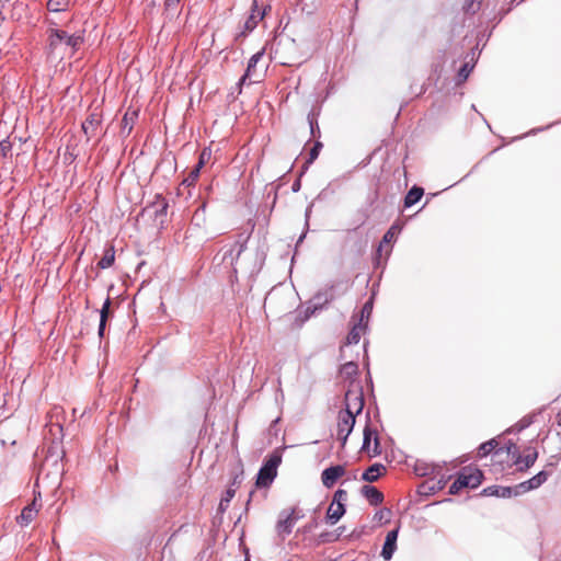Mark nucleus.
Here are the masks:
<instances>
[{
    "instance_id": "f257e3e1",
    "label": "nucleus",
    "mask_w": 561,
    "mask_h": 561,
    "mask_svg": "<svg viewBox=\"0 0 561 561\" xmlns=\"http://www.w3.org/2000/svg\"><path fill=\"white\" fill-rule=\"evenodd\" d=\"M82 44L80 35H69L57 28L48 31L47 59L51 64H59L66 58H71Z\"/></svg>"
},
{
    "instance_id": "f03ea898",
    "label": "nucleus",
    "mask_w": 561,
    "mask_h": 561,
    "mask_svg": "<svg viewBox=\"0 0 561 561\" xmlns=\"http://www.w3.org/2000/svg\"><path fill=\"white\" fill-rule=\"evenodd\" d=\"M260 267L261 262L257 253L243 248V245H239L233 267L234 271L244 274H253L257 272Z\"/></svg>"
},
{
    "instance_id": "7ed1b4c3",
    "label": "nucleus",
    "mask_w": 561,
    "mask_h": 561,
    "mask_svg": "<svg viewBox=\"0 0 561 561\" xmlns=\"http://www.w3.org/2000/svg\"><path fill=\"white\" fill-rule=\"evenodd\" d=\"M280 463V457L272 456L260 469L256 485L260 488L268 486L277 474V467Z\"/></svg>"
},
{
    "instance_id": "20e7f679",
    "label": "nucleus",
    "mask_w": 561,
    "mask_h": 561,
    "mask_svg": "<svg viewBox=\"0 0 561 561\" xmlns=\"http://www.w3.org/2000/svg\"><path fill=\"white\" fill-rule=\"evenodd\" d=\"M264 53L257 51L255 53L249 60L247 71L244 76L241 78V81L244 82L249 80L250 83L260 81L263 76V67H257L259 62L262 60Z\"/></svg>"
},
{
    "instance_id": "39448f33",
    "label": "nucleus",
    "mask_w": 561,
    "mask_h": 561,
    "mask_svg": "<svg viewBox=\"0 0 561 561\" xmlns=\"http://www.w3.org/2000/svg\"><path fill=\"white\" fill-rule=\"evenodd\" d=\"M355 424V415L353 412H341L339 415L337 423V438L342 442L344 446L348 435L353 431Z\"/></svg>"
},
{
    "instance_id": "423d86ee",
    "label": "nucleus",
    "mask_w": 561,
    "mask_h": 561,
    "mask_svg": "<svg viewBox=\"0 0 561 561\" xmlns=\"http://www.w3.org/2000/svg\"><path fill=\"white\" fill-rule=\"evenodd\" d=\"M298 519L299 516L294 508L283 512L276 526L279 536L285 537L289 535Z\"/></svg>"
},
{
    "instance_id": "0eeeda50",
    "label": "nucleus",
    "mask_w": 561,
    "mask_h": 561,
    "mask_svg": "<svg viewBox=\"0 0 561 561\" xmlns=\"http://www.w3.org/2000/svg\"><path fill=\"white\" fill-rule=\"evenodd\" d=\"M465 488H478L483 479V473L480 469L473 467H465L458 474Z\"/></svg>"
},
{
    "instance_id": "6e6552de",
    "label": "nucleus",
    "mask_w": 561,
    "mask_h": 561,
    "mask_svg": "<svg viewBox=\"0 0 561 561\" xmlns=\"http://www.w3.org/2000/svg\"><path fill=\"white\" fill-rule=\"evenodd\" d=\"M548 479V473L546 471H540L536 476H534L531 479L524 481L515 486V493L514 495H520L525 492H528L530 490H535L539 488L541 484H543Z\"/></svg>"
},
{
    "instance_id": "1a4fd4ad",
    "label": "nucleus",
    "mask_w": 561,
    "mask_h": 561,
    "mask_svg": "<svg viewBox=\"0 0 561 561\" xmlns=\"http://www.w3.org/2000/svg\"><path fill=\"white\" fill-rule=\"evenodd\" d=\"M266 8L262 7V0H253L251 14L244 23V27L248 32L254 30L257 23L264 18Z\"/></svg>"
},
{
    "instance_id": "9d476101",
    "label": "nucleus",
    "mask_w": 561,
    "mask_h": 561,
    "mask_svg": "<svg viewBox=\"0 0 561 561\" xmlns=\"http://www.w3.org/2000/svg\"><path fill=\"white\" fill-rule=\"evenodd\" d=\"M345 474V468L343 466H332L322 471L321 481L324 486L332 488L336 480Z\"/></svg>"
},
{
    "instance_id": "9b49d317",
    "label": "nucleus",
    "mask_w": 561,
    "mask_h": 561,
    "mask_svg": "<svg viewBox=\"0 0 561 561\" xmlns=\"http://www.w3.org/2000/svg\"><path fill=\"white\" fill-rule=\"evenodd\" d=\"M346 409L344 412H353L354 415L359 414L364 407V401L360 392L347 391L345 394Z\"/></svg>"
},
{
    "instance_id": "f8f14e48",
    "label": "nucleus",
    "mask_w": 561,
    "mask_h": 561,
    "mask_svg": "<svg viewBox=\"0 0 561 561\" xmlns=\"http://www.w3.org/2000/svg\"><path fill=\"white\" fill-rule=\"evenodd\" d=\"M39 507L41 505L37 504V500L35 497L31 504L26 505L22 510L20 516L16 517L18 524L22 527L27 526L38 514Z\"/></svg>"
},
{
    "instance_id": "ddd939ff",
    "label": "nucleus",
    "mask_w": 561,
    "mask_h": 561,
    "mask_svg": "<svg viewBox=\"0 0 561 561\" xmlns=\"http://www.w3.org/2000/svg\"><path fill=\"white\" fill-rule=\"evenodd\" d=\"M398 529H393L387 534L386 541L382 547L381 556L385 560H390L397 548Z\"/></svg>"
},
{
    "instance_id": "4468645a",
    "label": "nucleus",
    "mask_w": 561,
    "mask_h": 561,
    "mask_svg": "<svg viewBox=\"0 0 561 561\" xmlns=\"http://www.w3.org/2000/svg\"><path fill=\"white\" fill-rule=\"evenodd\" d=\"M515 493V486H499L491 485L482 490L481 494L484 496H496V497H511Z\"/></svg>"
},
{
    "instance_id": "2eb2a0df",
    "label": "nucleus",
    "mask_w": 561,
    "mask_h": 561,
    "mask_svg": "<svg viewBox=\"0 0 561 561\" xmlns=\"http://www.w3.org/2000/svg\"><path fill=\"white\" fill-rule=\"evenodd\" d=\"M386 472V467L381 463H374L364 473L362 479L367 482L376 481L380 476Z\"/></svg>"
},
{
    "instance_id": "dca6fc26",
    "label": "nucleus",
    "mask_w": 561,
    "mask_h": 561,
    "mask_svg": "<svg viewBox=\"0 0 561 561\" xmlns=\"http://www.w3.org/2000/svg\"><path fill=\"white\" fill-rule=\"evenodd\" d=\"M100 119L96 114H91L83 123L82 130L88 138L95 135L96 129L99 127Z\"/></svg>"
},
{
    "instance_id": "f3484780",
    "label": "nucleus",
    "mask_w": 561,
    "mask_h": 561,
    "mask_svg": "<svg viewBox=\"0 0 561 561\" xmlns=\"http://www.w3.org/2000/svg\"><path fill=\"white\" fill-rule=\"evenodd\" d=\"M345 513L344 504L332 502L327 512V518L335 524Z\"/></svg>"
},
{
    "instance_id": "a211bd4d",
    "label": "nucleus",
    "mask_w": 561,
    "mask_h": 561,
    "mask_svg": "<svg viewBox=\"0 0 561 561\" xmlns=\"http://www.w3.org/2000/svg\"><path fill=\"white\" fill-rule=\"evenodd\" d=\"M366 327V322L358 321V323L352 328L346 337L347 344H357L360 340V336L365 333Z\"/></svg>"
},
{
    "instance_id": "6ab92c4d",
    "label": "nucleus",
    "mask_w": 561,
    "mask_h": 561,
    "mask_svg": "<svg viewBox=\"0 0 561 561\" xmlns=\"http://www.w3.org/2000/svg\"><path fill=\"white\" fill-rule=\"evenodd\" d=\"M371 435H373L371 430L366 426V428L364 430L363 450L368 453L370 456H376L379 454V450H378L379 443H378V438L375 437V447L371 450L370 449Z\"/></svg>"
},
{
    "instance_id": "aec40b11",
    "label": "nucleus",
    "mask_w": 561,
    "mask_h": 561,
    "mask_svg": "<svg viewBox=\"0 0 561 561\" xmlns=\"http://www.w3.org/2000/svg\"><path fill=\"white\" fill-rule=\"evenodd\" d=\"M363 493L366 496V499L370 502V504H373V505H378L383 500L382 493L379 490H377L375 486H370V485L363 486Z\"/></svg>"
},
{
    "instance_id": "412c9836",
    "label": "nucleus",
    "mask_w": 561,
    "mask_h": 561,
    "mask_svg": "<svg viewBox=\"0 0 561 561\" xmlns=\"http://www.w3.org/2000/svg\"><path fill=\"white\" fill-rule=\"evenodd\" d=\"M538 454L535 449L529 448L526 453L519 456L516 460L517 465H523L525 469L530 468L537 460Z\"/></svg>"
},
{
    "instance_id": "4be33fe9",
    "label": "nucleus",
    "mask_w": 561,
    "mask_h": 561,
    "mask_svg": "<svg viewBox=\"0 0 561 561\" xmlns=\"http://www.w3.org/2000/svg\"><path fill=\"white\" fill-rule=\"evenodd\" d=\"M110 308H111V299L106 298V300L104 301L102 309L100 311V325H99V335L100 336H103V334H104L106 320L111 313Z\"/></svg>"
},
{
    "instance_id": "5701e85b",
    "label": "nucleus",
    "mask_w": 561,
    "mask_h": 561,
    "mask_svg": "<svg viewBox=\"0 0 561 561\" xmlns=\"http://www.w3.org/2000/svg\"><path fill=\"white\" fill-rule=\"evenodd\" d=\"M423 193H424L423 188L416 187V186L412 187L405 196L404 205L407 207L414 205L415 203H417L421 199V197L423 196Z\"/></svg>"
},
{
    "instance_id": "b1692460",
    "label": "nucleus",
    "mask_w": 561,
    "mask_h": 561,
    "mask_svg": "<svg viewBox=\"0 0 561 561\" xmlns=\"http://www.w3.org/2000/svg\"><path fill=\"white\" fill-rule=\"evenodd\" d=\"M70 0H48L47 9L50 12H62L69 7Z\"/></svg>"
},
{
    "instance_id": "393cba45",
    "label": "nucleus",
    "mask_w": 561,
    "mask_h": 561,
    "mask_svg": "<svg viewBox=\"0 0 561 561\" xmlns=\"http://www.w3.org/2000/svg\"><path fill=\"white\" fill-rule=\"evenodd\" d=\"M115 260V253L113 248H108L105 250L102 259L99 262V266L101 268H107L110 267Z\"/></svg>"
},
{
    "instance_id": "a878e982",
    "label": "nucleus",
    "mask_w": 561,
    "mask_h": 561,
    "mask_svg": "<svg viewBox=\"0 0 561 561\" xmlns=\"http://www.w3.org/2000/svg\"><path fill=\"white\" fill-rule=\"evenodd\" d=\"M497 446V442L495 439H491L480 445L478 449L479 457H485L489 455L495 447Z\"/></svg>"
},
{
    "instance_id": "bb28decb",
    "label": "nucleus",
    "mask_w": 561,
    "mask_h": 561,
    "mask_svg": "<svg viewBox=\"0 0 561 561\" xmlns=\"http://www.w3.org/2000/svg\"><path fill=\"white\" fill-rule=\"evenodd\" d=\"M180 1L181 0H165L164 7L168 15L173 18L178 13Z\"/></svg>"
},
{
    "instance_id": "cd10ccee",
    "label": "nucleus",
    "mask_w": 561,
    "mask_h": 561,
    "mask_svg": "<svg viewBox=\"0 0 561 561\" xmlns=\"http://www.w3.org/2000/svg\"><path fill=\"white\" fill-rule=\"evenodd\" d=\"M400 230V227L396 225L391 226L390 229L385 233L382 242L389 243L392 240H394L396 237L399 234Z\"/></svg>"
},
{
    "instance_id": "c85d7f7f",
    "label": "nucleus",
    "mask_w": 561,
    "mask_h": 561,
    "mask_svg": "<svg viewBox=\"0 0 561 561\" xmlns=\"http://www.w3.org/2000/svg\"><path fill=\"white\" fill-rule=\"evenodd\" d=\"M137 117V112L136 111H133V112H127L124 117H123V125H124V128H128V130L131 129V125L135 121V118Z\"/></svg>"
},
{
    "instance_id": "c756f323",
    "label": "nucleus",
    "mask_w": 561,
    "mask_h": 561,
    "mask_svg": "<svg viewBox=\"0 0 561 561\" xmlns=\"http://www.w3.org/2000/svg\"><path fill=\"white\" fill-rule=\"evenodd\" d=\"M371 309H373L371 302H369V301L366 302L362 309V314H360L359 321L367 323L368 318L371 313Z\"/></svg>"
},
{
    "instance_id": "7c9ffc66",
    "label": "nucleus",
    "mask_w": 561,
    "mask_h": 561,
    "mask_svg": "<svg viewBox=\"0 0 561 561\" xmlns=\"http://www.w3.org/2000/svg\"><path fill=\"white\" fill-rule=\"evenodd\" d=\"M347 500V492L345 490H337L334 493L333 501L334 503H341L344 504V502Z\"/></svg>"
},
{
    "instance_id": "2f4dec72",
    "label": "nucleus",
    "mask_w": 561,
    "mask_h": 561,
    "mask_svg": "<svg viewBox=\"0 0 561 561\" xmlns=\"http://www.w3.org/2000/svg\"><path fill=\"white\" fill-rule=\"evenodd\" d=\"M211 152L209 149H204L199 156V161L197 163L198 168H203L205 163L210 160Z\"/></svg>"
},
{
    "instance_id": "473e14b6",
    "label": "nucleus",
    "mask_w": 561,
    "mask_h": 561,
    "mask_svg": "<svg viewBox=\"0 0 561 561\" xmlns=\"http://www.w3.org/2000/svg\"><path fill=\"white\" fill-rule=\"evenodd\" d=\"M234 496V491L233 490H228L226 492V496L221 499L220 501V504H219V507L220 510H226V507L228 506L230 500Z\"/></svg>"
},
{
    "instance_id": "72a5a7b5",
    "label": "nucleus",
    "mask_w": 561,
    "mask_h": 561,
    "mask_svg": "<svg viewBox=\"0 0 561 561\" xmlns=\"http://www.w3.org/2000/svg\"><path fill=\"white\" fill-rule=\"evenodd\" d=\"M357 371V365L353 362L346 363L342 367V373L345 375H353Z\"/></svg>"
},
{
    "instance_id": "f704fd0d",
    "label": "nucleus",
    "mask_w": 561,
    "mask_h": 561,
    "mask_svg": "<svg viewBox=\"0 0 561 561\" xmlns=\"http://www.w3.org/2000/svg\"><path fill=\"white\" fill-rule=\"evenodd\" d=\"M462 488H465L462 481L458 477L456 481L450 485L449 493L450 494H457Z\"/></svg>"
},
{
    "instance_id": "c9c22d12",
    "label": "nucleus",
    "mask_w": 561,
    "mask_h": 561,
    "mask_svg": "<svg viewBox=\"0 0 561 561\" xmlns=\"http://www.w3.org/2000/svg\"><path fill=\"white\" fill-rule=\"evenodd\" d=\"M321 144L320 142H317L313 148L311 149L310 151V159H309V162H312L314 161L317 158H318V154H319V150L321 148Z\"/></svg>"
},
{
    "instance_id": "e433bc0d",
    "label": "nucleus",
    "mask_w": 561,
    "mask_h": 561,
    "mask_svg": "<svg viewBox=\"0 0 561 561\" xmlns=\"http://www.w3.org/2000/svg\"><path fill=\"white\" fill-rule=\"evenodd\" d=\"M201 169L202 168H198V165H196L195 169L191 172L190 176L185 180V182L192 184L198 178Z\"/></svg>"
},
{
    "instance_id": "4c0bfd02",
    "label": "nucleus",
    "mask_w": 561,
    "mask_h": 561,
    "mask_svg": "<svg viewBox=\"0 0 561 561\" xmlns=\"http://www.w3.org/2000/svg\"><path fill=\"white\" fill-rule=\"evenodd\" d=\"M465 72H467L466 67L461 69L460 75H463L465 77H467V73H465Z\"/></svg>"
}]
</instances>
